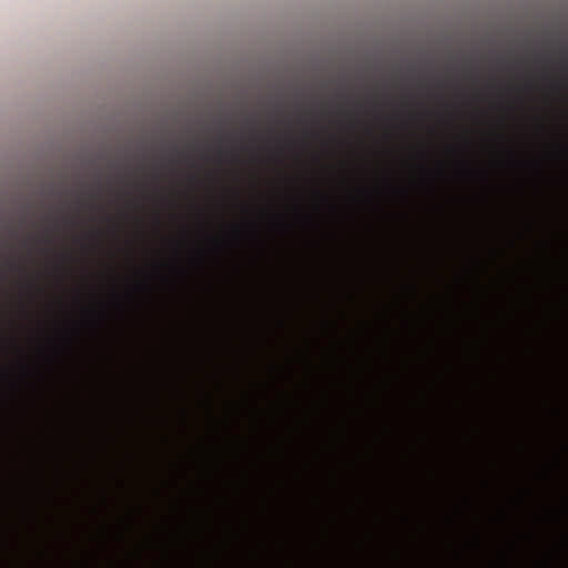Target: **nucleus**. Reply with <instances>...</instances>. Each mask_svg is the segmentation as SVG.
Returning a JSON list of instances; mask_svg holds the SVG:
<instances>
[{
	"mask_svg": "<svg viewBox=\"0 0 568 568\" xmlns=\"http://www.w3.org/2000/svg\"><path fill=\"white\" fill-rule=\"evenodd\" d=\"M244 142H568V140L459 139V140H244Z\"/></svg>",
	"mask_w": 568,
	"mask_h": 568,
	"instance_id": "f257e3e1",
	"label": "nucleus"
},
{
	"mask_svg": "<svg viewBox=\"0 0 568 568\" xmlns=\"http://www.w3.org/2000/svg\"><path fill=\"white\" fill-rule=\"evenodd\" d=\"M427 114V110L423 104H418L417 108L410 110L408 115L414 119L424 118Z\"/></svg>",
	"mask_w": 568,
	"mask_h": 568,
	"instance_id": "f03ea898",
	"label": "nucleus"
},
{
	"mask_svg": "<svg viewBox=\"0 0 568 568\" xmlns=\"http://www.w3.org/2000/svg\"><path fill=\"white\" fill-rule=\"evenodd\" d=\"M400 115H402V113L397 112V111L392 113V116L396 118V119L399 118Z\"/></svg>",
	"mask_w": 568,
	"mask_h": 568,
	"instance_id": "7ed1b4c3",
	"label": "nucleus"
},
{
	"mask_svg": "<svg viewBox=\"0 0 568 568\" xmlns=\"http://www.w3.org/2000/svg\"><path fill=\"white\" fill-rule=\"evenodd\" d=\"M503 109H506V110H513V109H514V105H513V104H508V105L503 106Z\"/></svg>",
	"mask_w": 568,
	"mask_h": 568,
	"instance_id": "20e7f679",
	"label": "nucleus"
}]
</instances>
